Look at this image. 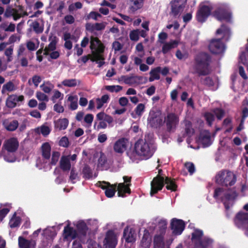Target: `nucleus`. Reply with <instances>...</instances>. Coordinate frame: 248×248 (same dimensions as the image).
<instances>
[{"mask_svg":"<svg viewBox=\"0 0 248 248\" xmlns=\"http://www.w3.org/2000/svg\"><path fill=\"white\" fill-rule=\"evenodd\" d=\"M165 184L167 190L171 191H176L177 190L178 186L175 180L170 177H166L165 179L163 176L157 175L154 177L151 183L150 195L153 196L159 191L162 189Z\"/></svg>","mask_w":248,"mask_h":248,"instance_id":"obj_1","label":"nucleus"},{"mask_svg":"<svg viewBox=\"0 0 248 248\" xmlns=\"http://www.w3.org/2000/svg\"><path fill=\"white\" fill-rule=\"evenodd\" d=\"M154 152L145 140L139 139L135 143L134 152L142 159H149L152 156Z\"/></svg>","mask_w":248,"mask_h":248,"instance_id":"obj_2","label":"nucleus"},{"mask_svg":"<svg viewBox=\"0 0 248 248\" xmlns=\"http://www.w3.org/2000/svg\"><path fill=\"white\" fill-rule=\"evenodd\" d=\"M237 196V194L234 188L224 189L222 187H218L215 190L214 194V197L223 202L226 209L229 208L227 202L233 201Z\"/></svg>","mask_w":248,"mask_h":248,"instance_id":"obj_3","label":"nucleus"},{"mask_svg":"<svg viewBox=\"0 0 248 248\" xmlns=\"http://www.w3.org/2000/svg\"><path fill=\"white\" fill-rule=\"evenodd\" d=\"M215 179L216 182L218 185L228 186L235 183L236 177L232 172L228 170H222L217 174Z\"/></svg>","mask_w":248,"mask_h":248,"instance_id":"obj_4","label":"nucleus"},{"mask_svg":"<svg viewBox=\"0 0 248 248\" xmlns=\"http://www.w3.org/2000/svg\"><path fill=\"white\" fill-rule=\"evenodd\" d=\"M179 121V117L175 113H168L164 121L166 124L167 131L173 132L178 124Z\"/></svg>","mask_w":248,"mask_h":248,"instance_id":"obj_5","label":"nucleus"},{"mask_svg":"<svg viewBox=\"0 0 248 248\" xmlns=\"http://www.w3.org/2000/svg\"><path fill=\"white\" fill-rule=\"evenodd\" d=\"M208 47L210 51L215 54H219L223 53L225 50V46L220 39H214L210 41Z\"/></svg>","mask_w":248,"mask_h":248,"instance_id":"obj_6","label":"nucleus"},{"mask_svg":"<svg viewBox=\"0 0 248 248\" xmlns=\"http://www.w3.org/2000/svg\"><path fill=\"white\" fill-rule=\"evenodd\" d=\"M186 227L184 220L176 218L171 219L170 223V228L172 233L175 235L182 234Z\"/></svg>","mask_w":248,"mask_h":248,"instance_id":"obj_7","label":"nucleus"},{"mask_svg":"<svg viewBox=\"0 0 248 248\" xmlns=\"http://www.w3.org/2000/svg\"><path fill=\"white\" fill-rule=\"evenodd\" d=\"M234 221L238 227L245 229L246 234L248 235V213H238L235 217Z\"/></svg>","mask_w":248,"mask_h":248,"instance_id":"obj_8","label":"nucleus"},{"mask_svg":"<svg viewBox=\"0 0 248 248\" xmlns=\"http://www.w3.org/2000/svg\"><path fill=\"white\" fill-rule=\"evenodd\" d=\"M103 243L106 248H116L117 239L113 231L109 230L107 232Z\"/></svg>","mask_w":248,"mask_h":248,"instance_id":"obj_9","label":"nucleus"},{"mask_svg":"<svg viewBox=\"0 0 248 248\" xmlns=\"http://www.w3.org/2000/svg\"><path fill=\"white\" fill-rule=\"evenodd\" d=\"M216 115L217 118L221 120L224 115V111L220 108H216L214 109L213 112H209L205 113L204 117L206 123L209 126H211L213 122L215 120V116Z\"/></svg>","mask_w":248,"mask_h":248,"instance_id":"obj_10","label":"nucleus"},{"mask_svg":"<svg viewBox=\"0 0 248 248\" xmlns=\"http://www.w3.org/2000/svg\"><path fill=\"white\" fill-rule=\"evenodd\" d=\"M213 62V59L210 54L207 53H202V75L210 73Z\"/></svg>","mask_w":248,"mask_h":248,"instance_id":"obj_11","label":"nucleus"},{"mask_svg":"<svg viewBox=\"0 0 248 248\" xmlns=\"http://www.w3.org/2000/svg\"><path fill=\"white\" fill-rule=\"evenodd\" d=\"M128 143V139L122 138L118 139L113 145V150L116 153L122 154L127 149Z\"/></svg>","mask_w":248,"mask_h":248,"instance_id":"obj_12","label":"nucleus"},{"mask_svg":"<svg viewBox=\"0 0 248 248\" xmlns=\"http://www.w3.org/2000/svg\"><path fill=\"white\" fill-rule=\"evenodd\" d=\"M19 146V142L16 138H11L6 140L3 147L8 152H16Z\"/></svg>","mask_w":248,"mask_h":248,"instance_id":"obj_13","label":"nucleus"},{"mask_svg":"<svg viewBox=\"0 0 248 248\" xmlns=\"http://www.w3.org/2000/svg\"><path fill=\"white\" fill-rule=\"evenodd\" d=\"M24 100L23 95H17L16 94H11L8 96L6 100V106L7 108H13L16 106L17 103L22 102Z\"/></svg>","mask_w":248,"mask_h":248,"instance_id":"obj_14","label":"nucleus"},{"mask_svg":"<svg viewBox=\"0 0 248 248\" xmlns=\"http://www.w3.org/2000/svg\"><path fill=\"white\" fill-rule=\"evenodd\" d=\"M192 69L193 74H197L199 77L202 76V53L195 56Z\"/></svg>","mask_w":248,"mask_h":248,"instance_id":"obj_15","label":"nucleus"},{"mask_svg":"<svg viewBox=\"0 0 248 248\" xmlns=\"http://www.w3.org/2000/svg\"><path fill=\"white\" fill-rule=\"evenodd\" d=\"M193 248H202V231L196 230L191 234Z\"/></svg>","mask_w":248,"mask_h":248,"instance_id":"obj_16","label":"nucleus"},{"mask_svg":"<svg viewBox=\"0 0 248 248\" xmlns=\"http://www.w3.org/2000/svg\"><path fill=\"white\" fill-rule=\"evenodd\" d=\"M78 236L77 231L70 227L69 225L64 227L63 231V237L64 239H68L71 238L72 239L76 238Z\"/></svg>","mask_w":248,"mask_h":248,"instance_id":"obj_17","label":"nucleus"},{"mask_svg":"<svg viewBox=\"0 0 248 248\" xmlns=\"http://www.w3.org/2000/svg\"><path fill=\"white\" fill-rule=\"evenodd\" d=\"M49 41H50V43L44 49V55H48L49 51H53L56 49L58 38L56 36H50L49 37Z\"/></svg>","mask_w":248,"mask_h":248,"instance_id":"obj_18","label":"nucleus"},{"mask_svg":"<svg viewBox=\"0 0 248 248\" xmlns=\"http://www.w3.org/2000/svg\"><path fill=\"white\" fill-rule=\"evenodd\" d=\"M171 4L170 14L173 16H177L182 11L184 7L182 4H179L178 0H174L172 1Z\"/></svg>","mask_w":248,"mask_h":248,"instance_id":"obj_19","label":"nucleus"},{"mask_svg":"<svg viewBox=\"0 0 248 248\" xmlns=\"http://www.w3.org/2000/svg\"><path fill=\"white\" fill-rule=\"evenodd\" d=\"M60 167L63 171L70 170L71 164L69 156L62 155L61 157L60 161Z\"/></svg>","mask_w":248,"mask_h":248,"instance_id":"obj_20","label":"nucleus"},{"mask_svg":"<svg viewBox=\"0 0 248 248\" xmlns=\"http://www.w3.org/2000/svg\"><path fill=\"white\" fill-rule=\"evenodd\" d=\"M214 16L219 21L225 20L227 21H230L231 14L229 12H226L220 9L216 11Z\"/></svg>","mask_w":248,"mask_h":248,"instance_id":"obj_21","label":"nucleus"},{"mask_svg":"<svg viewBox=\"0 0 248 248\" xmlns=\"http://www.w3.org/2000/svg\"><path fill=\"white\" fill-rule=\"evenodd\" d=\"M77 232L80 237H85L87 234L88 228L84 221H79L76 225Z\"/></svg>","mask_w":248,"mask_h":248,"instance_id":"obj_22","label":"nucleus"},{"mask_svg":"<svg viewBox=\"0 0 248 248\" xmlns=\"http://www.w3.org/2000/svg\"><path fill=\"white\" fill-rule=\"evenodd\" d=\"M130 185V184L125 185L124 183L119 184L117 186L118 196L124 197L125 193H130L131 190L129 187Z\"/></svg>","mask_w":248,"mask_h":248,"instance_id":"obj_23","label":"nucleus"},{"mask_svg":"<svg viewBox=\"0 0 248 248\" xmlns=\"http://www.w3.org/2000/svg\"><path fill=\"white\" fill-rule=\"evenodd\" d=\"M69 124V121L67 118L59 119L54 121V127L59 130H65Z\"/></svg>","mask_w":248,"mask_h":248,"instance_id":"obj_24","label":"nucleus"},{"mask_svg":"<svg viewBox=\"0 0 248 248\" xmlns=\"http://www.w3.org/2000/svg\"><path fill=\"white\" fill-rule=\"evenodd\" d=\"M154 248H165L164 238L162 234L155 235L154 238Z\"/></svg>","mask_w":248,"mask_h":248,"instance_id":"obj_25","label":"nucleus"},{"mask_svg":"<svg viewBox=\"0 0 248 248\" xmlns=\"http://www.w3.org/2000/svg\"><path fill=\"white\" fill-rule=\"evenodd\" d=\"M105 184H107L108 187L105 190V195L108 198L113 197L116 191L117 184L111 185L109 182L103 181Z\"/></svg>","mask_w":248,"mask_h":248,"instance_id":"obj_26","label":"nucleus"},{"mask_svg":"<svg viewBox=\"0 0 248 248\" xmlns=\"http://www.w3.org/2000/svg\"><path fill=\"white\" fill-rule=\"evenodd\" d=\"M3 125L7 131H14L17 128L19 124L17 120H14L4 122Z\"/></svg>","mask_w":248,"mask_h":248,"instance_id":"obj_27","label":"nucleus"},{"mask_svg":"<svg viewBox=\"0 0 248 248\" xmlns=\"http://www.w3.org/2000/svg\"><path fill=\"white\" fill-rule=\"evenodd\" d=\"M42 155L44 158L49 159L50 157L51 146L48 142L44 143L41 146Z\"/></svg>","mask_w":248,"mask_h":248,"instance_id":"obj_28","label":"nucleus"},{"mask_svg":"<svg viewBox=\"0 0 248 248\" xmlns=\"http://www.w3.org/2000/svg\"><path fill=\"white\" fill-rule=\"evenodd\" d=\"M212 144L211 134L207 130L202 131V147H207Z\"/></svg>","mask_w":248,"mask_h":248,"instance_id":"obj_29","label":"nucleus"},{"mask_svg":"<svg viewBox=\"0 0 248 248\" xmlns=\"http://www.w3.org/2000/svg\"><path fill=\"white\" fill-rule=\"evenodd\" d=\"M163 44L164 45L162 48V52L164 54L167 53L171 49L176 47L178 44L176 40L169 43L164 42Z\"/></svg>","mask_w":248,"mask_h":248,"instance_id":"obj_30","label":"nucleus"},{"mask_svg":"<svg viewBox=\"0 0 248 248\" xmlns=\"http://www.w3.org/2000/svg\"><path fill=\"white\" fill-rule=\"evenodd\" d=\"M161 71V67L160 66L156 67L152 69L150 72V77L149 78L150 82H152L155 80H158L160 79L159 73Z\"/></svg>","mask_w":248,"mask_h":248,"instance_id":"obj_31","label":"nucleus"},{"mask_svg":"<svg viewBox=\"0 0 248 248\" xmlns=\"http://www.w3.org/2000/svg\"><path fill=\"white\" fill-rule=\"evenodd\" d=\"M212 9V6L211 4L208 3L206 4L205 2L202 3V22L210 15Z\"/></svg>","mask_w":248,"mask_h":248,"instance_id":"obj_32","label":"nucleus"},{"mask_svg":"<svg viewBox=\"0 0 248 248\" xmlns=\"http://www.w3.org/2000/svg\"><path fill=\"white\" fill-rule=\"evenodd\" d=\"M150 123L153 127H157L161 126L163 124V120L160 116H151L150 118Z\"/></svg>","mask_w":248,"mask_h":248,"instance_id":"obj_33","label":"nucleus"},{"mask_svg":"<svg viewBox=\"0 0 248 248\" xmlns=\"http://www.w3.org/2000/svg\"><path fill=\"white\" fill-rule=\"evenodd\" d=\"M16 213H15L13 217L10 219L9 225L11 228H14L18 227L20 223L21 219L19 217H16Z\"/></svg>","mask_w":248,"mask_h":248,"instance_id":"obj_34","label":"nucleus"},{"mask_svg":"<svg viewBox=\"0 0 248 248\" xmlns=\"http://www.w3.org/2000/svg\"><path fill=\"white\" fill-rule=\"evenodd\" d=\"M82 174L83 175V177L85 179H90L93 177V171L91 167L88 165H85L83 168Z\"/></svg>","mask_w":248,"mask_h":248,"instance_id":"obj_35","label":"nucleus"},{"mask_svg":"<svg viewBox=\"0 0 248 248\" xmlns=\"http://www.w3.org/2000/svg\"><path fill=\"white\" fill-rule=\"evenodd\" d=\"M194 133V130L192 128V123L190 121L186 122L185 124V133L183 137L185 136L191 137Z\"/></svg>","mask_w":248,"mask_h":248,"instance_id":"obj_36","label":"nucleus"},{"mask_svg":"<svg viewBox=\"0 0 248 248\" xmlns=\"http://www.w3.org/2000/svg\"><path fill=\"white\" fill-rule=\"evenodd\" d=\"M16 90V87L13 82L9 81L4 84L2 88L1 93H4L6 92H13Z\"/></svg>","mask_w":248,"mask_h":248,"instance_id":"obj_37","label":"nucleus"},{"mask_svg":"<svg viewBox=\"0 0 248 248\" xmlns=\"http://www.w3.org/2000/svg\"><path fill=\"white\" fill-rule=\"evenodd\" d=\"M151 242V239L150 238L149 234L144 233L141 240V247L144 248H150Z\"/></svg>","mask_w":248,"mask_h":248,"instance_id":"obj_38","label":"nucleus"},{"mask_svg":"<svg viewBox=\"0 0 248 248\" xmlns=\"http://www.w3.org/2000/svg\"><path fill=\"white\" fill-rule=\"evenodd\" d=\"M68 101L71 102L69 107L70 109L74 110L77 109L78 107L77 96L70 95L68 98Z\"/></svg>","mask_w":248,"mask_h":248,"instance_id":"obj_39","label":"nucleus"},{"mask_svg":"<svg viewBox=\"0 0 248 248\" xmlns=\"http://www.w3.org/2000/svg\"><path fill=\"white\" fill-rule=\"evenodd\" d=\"M123 237L124 238L127 243H131L134 240L133 234L131 232L128 231V228L126 227L124 228L123 232Z\"/></svg>","mask_w":248,"mask_h":248,"instance_id":"obj_40","label":"nucleus"},{"mask_svg":"<svg viewBox=\"0 0 248 248\" xmlns=\"http://www.w3.org/2000/svg\"><path fill=\"white\" fill-rule=\"evenodd\" d=\"M18 245L20 248H30V242L23 237L20 236L18 238Z\"/></svg>","mask_w":248,"mask_h":248,"instance_id":"obj_41","label":"nucleus"},{"mask_svg":"<svg viewBox=\"0 0 248 248\" xmlns=\"http://www.w3.org/2000/svg\"><path fill=\"white\" fill-rule=\"evenodd\" d=\"M78 80L74 79H68L63 80L62 84L66 87H74L77 85Z\"/></svg>","mask_w":248,"mask_h":248,"instance_id":"obj_42","label":"nucleus"},{"mask_svg":"<svg viewBox=\"0 0 248 248\" xmlns=\"http://www.w3.org/2000/svg\"><path fill=\"white\" fill-rule=\"evenodd\" d=\"M16 152H8L4 155V159L8 162H14L16 161Z\"/></svg>","mask_w":248,"mask_h":248,"instance_id":"obj_43","label":"nucleus"},{"mask_svg":"<svg viewBox=\"0 0 248 248\" xmlns=\"http://www.w3.org/2000/svg\"><path fill=\"white\" fill-rule=\"evenodd\" d=\"M69 179L72 184H75L76 183V180H79V177L78 176V173L74 168H72L71 170Z\"/></svg>","mask_w":248,"mask_h":248,"instance_id":"obj_44","label":"nucleus"},{"mask_svg":"<svg viewBox=\"0 0 248 248\" xmlns=\"http://www.w3.org/2000/svg\"><path fill=\"white\" fill-rule=\"evenodd\" d=\"M216 33L217 34H222L225 37L230 35V31L228 28L223 25L217 31Z\"/></svg>","mask_w":248,"mask_h":248,"instance_id":"obj_45","label":"nucleus"},{"mask_svg":"<svg viewBox=\"0 0 248 248\" xmlns=\"http://www.w3.org/2000/svg\"><path fill=\"white\" fill-rule=\"evenodd\" d=\"M100 40L96 37L91 36L90 41V49L94 50L96 48L97 45L100 43Z\"/></svg>","mask_w":248,"mask_h":248,"instance_id":"obj_46","label":"nucleus"},{"mask_svg":"<svg viewBox=\"0 0 248 248\" xmlns=\"http://www.w3.org/2000/svg\"><path fill=\"white\" fill-rule=\"evenodd\" d=\"M101 15L96 12H91L85 17V19L88 20L93 19L94 20H97L98 17H101Z\"/></svg>","mask_w":248,"mask_h":248,"instance_id":"obj_47","label":"nucleus"},{"mask_svg":"<svg viewBox=\"0 0 248 248\" xmlns=\"http://www.w3.org/2000/svg\"><path fill=\"white\" fill-rule=\"evenodd\" d=\"M213 240L207 237L202 236V248H210L212 247Z\"/></svg>","mask_w":248,"mask_h":248,"instance_id":"obj_48","label":"nucleus"},{"mask_svg":"<svg viewBox=\"0 0 248 248\" xmlns=\"http://www.w3.org/2000/svg\"><path fill=\"white\" fill-rule=\"evenodd\" d=\"M31 27L36 33H41L43 31V28L40 26L39 23L37 21L32 22Z\"/></svg>","mask_w":248,"mask_h":248,"instance_id":"obj_49","label":"nucleus"},{"mask_svg":"<svg viewBox=\"0 0 248 248\" xmlns=\"http://www.w3.org/2000/svg\"><path fill=\"white\" fill-rule=\"evenodd\" d=\"M129 37L131 40L137 41L139 40L138 29L133 30L130 32Z\"/></svg>","mask_w":248,"mask_h":248,"instance_id":"obj_50","label":"nucleus"},{"mask_svg":"<svg viewBox=\"0 0 248 248\" xmlns=\"http://www.w3.org/2000/svg\"><path fill=\"white\" fill-rule=\"evenodd\" d=\"M60 156V153L59 152H53L52 155L50 164L55 165L57 163Z\"/></svg>","mask_w":248,"mask_h":248,"instance_id":"obj_51","label":"nucleus"},{"mask_svg":"<svg viewBox=\"0 0 248 248\" xmlns=\"http://www.w3.org/2000/svg\"><path fill=\"white\" fill-rule=\"evenodd\" d=\"M135 77H128L127 76H122L121 77V79L124 80V82L126 84L132 85L135 82L133 81V78Z\"/></svg>","mask_w":248,"mask_h":248,"instance_id":"obj_52","label":"nucleus"},{"mask_svg":"<svg viewBox=\"0 0 248 248\" xmlns=\"http://www.w3.org/2000/svg\"><path fill=\"white\" fill-rule=\"evenodd\" d=\"M145 105L143 104L140 103L138 105L135 109L136 114L138 116H141L142 112L144 111Z\"/></svg>","mask_w":248,"mask_h":248,"instance_id":"obj_53","label":"nucleus"},{"mask_svg":"<svg viewBox=\"0 0 248 248\" xmlns=\"http://www.w3.org/2000/svg\"><path fill=\"white\" fill-rule=\"evenodd\" d=\"M1 28L5 31L14 32L15 31L16 26L15 24L11 23L7 27H6L5 24H2Z\"/></svg>","mask_w":248,"mask_h":248,"instance_id":"obj_54","label":"nucleus"},{"mask_svg":"<svg viewBox=\"0 0 248 248\" xmlns=\"http://www.w3.org/2000/svg\"><path fill=\"white\" fill-rule=\"evenodd\" d=\"M37 98L40 101H48V96L41 92H37L36 94Z\"/></svg>","mask_w":248,"mask_h":248,"instance_id":"obj_55","label":"nucleus"},{"mask_svg":"<svg viewBox=\"0 0 248 248\" xmlns=\"http://www.w3.org/2000/svg\"><path fill=\"white\" fill-rule=\"evenodd\" d=\"M63 94H62L59 91L55 90L53 95L52 96L51 100L53 103H55L56 100L58 98L62 99L63 98Z\"/></svg>","mask_w":248,"mask_h":248,"instance_id":"obj_56","label":"nucleus"},{"mask_svg":"<svg viewBox=\"0 0 248 248\" xmlns=\"http://www.w3.org/2000/svg\"><path fill=\"white\" fill-rule=\"evenodd\" d=\"M40 132L44 136H46L50 132V128L48 126L42 125L40 127Z\"/></svg>","mask_w":248,"mask_h":248,"instance_id":"obj_57","label":"nucleus"},{"mask_svg":"<svg viewBox=\"0 0 248 248\" xmlns=\"http://www.w3.org/2000/svg\"><path fill=\"white\" fill-rule=\"evenodd\" d=\"M59 145L63 147H67L69 146V140L67 137L64 136L59 141Z\"/></svg>","mask_w":248,"mask_h":248,"instance_id":"obj_58","label":"nucleus"},{"mask_svg":"<svg viewBox=\"0 0 248 248\" xmlns=\"http://www.w3.org/2000/svg\"><path fill=\"white\" fill-rule=\"evenodd\" d=\"M104 59L103 56L100 55V53L97 52H93V58L91 59L92 62H97L100 60H104Z\"/></svg>","mask_w":248,"mask_h":248,"instance_id":"obj_59","label":"nucleus"},{"mask_svg":"<svg viewBox=\"0 0 248 248\" xmlns=\"http://www.w3.org/2000/svg\"><path fill=\"white\" fill-rule=\"evenodd\" d=\"M185 167L190 174H192L194 172L195 166L193 163L191 162L186 163L185 164Z\"/></svg>","mask_w":248,"mask_h":248,"instance_id":"obj_60","label":"nucleus"},{"mask_svg":"<svg viewBox=\"0 0 248 248\" xmlns=\"http://www.w3.org/2000/svg\"><path fill=\"white\" fill-rule=\"evenodd\" d=\"M15 12H16V10L14 8H7L4 12V16L6 18H8L13 16Z\"/></svg>","mask_w":248,"mask_h":248,"instance_id":"obj_61","label":"nucleus"},{"mask_svg":"<svg viewBox=\"0 0 248 248\" xmlns=\"http://www.w3.org/2000/svg\"><path fill=\"white\" fill-rule=\"evenodd\" d=\"M132 1H133L134 6L132 7L133 8L134 10H136L141 7L142 0H132Z\"/></svg>","mask_w":248,"mask_h":248,"instance_id":"obj_62","label":"nucleus"},{"mask_svg":"<svg viewBox=\"0 0 248 248\" xmlns=\"http://www.w3.org/2000/svg\"><path fill=\"white\" fill-rule=\"evenodd\" d=\"M112 48L114 49L115 51H118L121 50L123 48V46L119 42L115 41L112 43Z\"/></svg>","mask_w":248,"mask_h":248,"instance_id":"obj_63","label":"nucleus"},{"mask_svg":"<svg viewBox=\"0 0 248 248\" xmlns=\"http://www.w3.org/2000/svg\"><path fill=\"white\" fill-rule=\"evenodd\" d=\"M42 79L40 76L34 75L32 78V81L35 87H37L41 82Z\"/></svg>","mask_w":248,"mask_h":248,"instance_id":"obj_64","label":"nucleus"}]
</instances>
